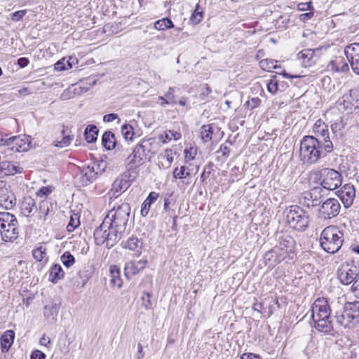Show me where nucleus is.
I'll return each instance as SVG.
<instances>
[{"mask_svg": "<svg viewBox=\"0 0 359 359\" xmlns=\"http://www.w3.org/2000/svg\"><path fill=\"white\" fill-rule=\"evenodd\" d=\"M332 306L334 311V318H335V324L342 326L344 327H348L351 325H354L356 323L353 318V316L346 311L343 304L339 301L332 302Z\"/></svg>", "mask_w": 359, "mask_h": 359, "instance_id": "10", "label": "nucleus"}, {"mask_svg": "<svg viewBox=\"0 0 359 359\" xmlns=\"http://www.w3.org/2000/svg\"><path fill=\"white\" fill-rule=\"evenodd\" d=\"M313 132L319 137L318 140L322 141L321 144H323V148L325 151H332L334 147L329 136L327 126L321 119L317 120L314 123Z\"/></svg>", "mask_w": 359, "mask_h": 359, "instance_id": "12", "label": "nucleus"}, {"mask_svg": "<svg viewBox=\"0 0 359 359\" xmlns=\"http://www.w3.org/2000/svg\"><path fill=\"white\" fill-rule=\"evenodd\" d=\"M212 165L213 164L212 163H209L208 165L204 168L203 172L201 175V180L202 182H204L209 177Z\"/></svg>", "mask_w": 359, "mask_h": 359, "instance_id": "51", "label": "nucleus"}, {"mask_svg": "<svg viewBox=\"0 0 359 359\" xmlns=\"http://www.w3.org/2000/svg\"><path fill=\"white\" fill-rule=\"evenodd\" d=\"M109 272L111 274V283L120 287L122 284V280L120 278L119 269L115 265L111 266L109 268Z\"/></svg>", "mask_w": 359, "mask_h": 359, "instance_id": "33", "label": "nucleus"}, {"mask_svg": "<svg viewBox=\"0 0 359 359\" xmlns=\"http://www.w3.org/2000/svg\"><path fill=\"white\" fill-rule=\"evenodd\" d=\"M129 177L130 175L128 173H123L114 180L110 190L114 197H118L130 187L131 181Z\"/></svg>", "mask_w": 359, "mask_h": 359, "instance_id": "15", "label": "nucleus"}, {"mask_svg": "<svg viewBox=\"0 0 359 359\" xmlns=\"http://www.w3.org/2000/svg\"><path fill=\"white\" fill-rule=\"evenodd\" d=\"M142 147L144 153L148 157V161H150L151 158L156 153L158 149V142L155 140L149 139L143 140L140 143Z\"/></svg>", "mask_w": 359, "mask_h": 359, "instance_id": "24", "label": "nucleus"}, {"mask_svg": "<svg viewBox=\"0 0 359 359\" xmlns=\"http://www.w3.org/2000/svg\"><path fill=\"white\" fill-rule=\"evenodd\" d=\"M29 136L25 135L8 137V135H0V144L8 146L12 151H25L29 148Z\"/></svg>", "mask_w": 359, "mask_h": 359, "instance_id": "7", "label": "nucleus"}, {"mask_svg": "<svg viewBox=\"0 0 359 359\" xmlns=\"http://www.w3.org/2000/svg\"><path fill=\"white\" fill-rule=\"evenodd\" d=\"M79 175L81 184L86 186L95 180L97 172L95 170L94 166L88 165L80 170Z\"/></svg>", "mask_w": 359, "mask_h": 359, "instance_id": "19", "label": "nucleus"}, {"mask_svg": "<svg viewBox=\"0 0 359 359\" xmlns=\"http://www.w3.org/2000/svg\"><path fill=\"white\" fill-rule=\"evenodd\" d=\"M276 62L272 60L266 59L261 60L259 65L263 69L270 72L271 69H278L280 67V66L275 65Z\"/></svg>", "mask_w": 359, "mask_h": 359, "instance_id": "46", "label": "nucleus"}, {"mask_svg": "<svg viewBox=\"0 0 359 359\" xmlns=\"http://www.w3.org/2000/svg\"><path fill=\"white\" fill-rule=\"evenodd\" d=\"M32 255L36 262H43L45 264L48 260L46 248H34L32 250Z\"/></svg>", "mask_w": 359, "mask_h": 359, "instance_id": "37", "label": "nucleus"}, {"mask_svg": "<svg viewBox=\"0 0 359 359\" xmlns=\"http://www.w3.org/2000/svg\"><path fill=\"white\" fill-rule=\"evenodd\" d=\"M22 171V168L15 165L9 161H0V172L4 175H14L16 173H20Z\"/></svg>", "mask_w": 359, "mask_h": 359, "instance_id": "26", "label": "nucleus"}, {"mask_svg": "<svg viewBox=\"0 0 359 359\" xmlns=\"http://www.w3.org/2000/svg\"><path fill=\"white\" fill-rule=\"evenodd\" d=\"M260 103L261 100L259 97H252L250 100L247 101L245 105L252 109L258 107Z\"/></svg>", "mask_w": 359, "mask_h": 359, "instance_id": "52", "label": "nucleus"}, {"mask_svg": "<svg viewBox=\"0 0 359 359\" xmlns=\"http://www.w3.org/2000/svg\"><path fill=\"white\" fill-rule=\"evenodd\" d=\"M60 259L63 265L67 268L71 267L75 262L74 257L69 252H65L61 256Z\"/></svg>", "mask_w": 359, "mask_h": 359, "instance_id": "44", "label": "nucleus"}, {"mask_svg": "<svg viewBox=\"0 0 359 359\" xmlns=\"http://www.w3.org/2000/svg\"><path fill=\"white\" fill-rule=\"evenodd\" d=\"M285 222L292 228L299 231H305L310 223L309 215L297 205H291L283 212Z\"/></svg>", "mask_w": 359, "mask_h": 359, "instance_id": "4", "label": "nucleus"}, {"mask_svg": "<svg viewBox=\"0 0 359 359\" xmlns=\"http://www.w3.org/2000/svg\"><path fill=\"white\" fill-rule=\"evenodd\" d=\"M130 212V206L127 203H123L116 208L111 210L100 226L94 231L95 244H105L106 247H113L126 230Z\"/></svg>", "mask_w": 359, "mask_h": 359, "instance_id": "1", "label": "nucleus"}, {"mask_svg": "<svg viewBox=\"0 0 359 359\" xmlns=\"http://www.w3.org/2000/svg\"><path fill=\"white\" fill-rule=\"evenodd\" d=\"M343 305L357 323L359 321V302H345Z\"/></svg>", "mask_w": 359, "mask_h": 359, "instance_id": "29", "label": "nucleus"}, {"mask_svg": "<svg viewBox=\"0 0 359 359\" xmlns=\"http://www.w3.org/2000/svg\"><path fill=\"white\" fill-rule=\"evenodd\" d=\"M323 196V189L320 187H315L309 191L304 194V198L311 201V205L317 206L320 203V198Z\"/></svg>", "mask_w": 359, "mask_h": 359, "instance_id": "21", "label": "nucleus"}, {"mask_svg": "<svg viewBox=\"0 0 359 359\" xmlns=\"http://www.w3.org/2000/svg\"><path fill=\"white\" fill-rule=\"evenodd\" d=\"M144 269V264L138 266L135 262H127L125 265V275L128 277L136 275L141 269Z\"/></svg>", "mask_w": 359, "mask_h": 359, "instance_id": "34", "label": "nucleus"}, {"mask_svg": "<svg viewBox=\"0 0 359 359\" xmlns=\"http://www.w3.org/2000/svg\"><path fill=\"white\" fill-rule=\"evenodd\" d=\"M0 204L6 210L11 209L15 205V197L13 194L0 196Z\"/></svg>", "mask_w": 359, "mask_h": 359, "instance_id": "32", "label": "nucleus"}, {"mask_svg": "<svg viewBox=\"0 0 359 359\" xmlns=\"http://www.w3.org/2000/svg\"><path fill=\"white\" fill-rule=\"evenodd\" d=\"M203 19V13L198 11L197 9L192 13L190 20L195 25L198 24Z\"/></svg>", "mask_w": 359, "mask_h": 359, "instance_id": "49", "label": "nucleus"}, {"mask_svg": "<svg viewBox=\"0 0 359 359\" xmlns=\"http://www.w3.org/2000/svg\"><path fill=\"white\" fill-rule=\"evenodd\" d=\"M102 142L107 149H113L116 146V138L114 134L111 131H106L102 135Z\"/></svg>", "mask_w": 359, "mask_h": 359, "instance_id": "30", "label": "nucleus"}, {"mask_svg": "<svg viewBox=\"0 0 359 359\" xmlns=\"http://www.w3.org/2000/svg\"><path fill=\"white\" fill-rule=\"evenodd\" d=\"M297 9L300 11H313V7L312 6V2L309 1L306 3H299L297 5Z\"/></svg>", "mask_w": 359, "mask_h": 359, "instance_id": "53", "label": "nucleus"}, {"mask_svg": "<svg viewBox=\"0 0 359 359\" xmlns=\"http://www.w3.org/2000/svg\"><path fill=\"white\" fill-rule=\"evenodd\" d=\"M172 27H174L173 22L168 18H163L154 23V28L157 30L163 31Z\"/></svg>", "mask_w": 359, "mask_h": 359, "instance_id": "36", "label": "nucleus"}, {"mask_svg": "<svg viewBox=\"0 0 359 359\" xmlns=\"http://www.w3.org/2000/svg\"><path fill=\"white\" fill-rule=\"evenodd\" d=\"M175 88L172 87H170L168 90L165 93L164 97L167 98L171 104H177V101L175 100V97L174 95Z\"/></svg>", "mask_w": 359, "mask_h": 359, "instance_id": "50", "label": "nucleus"}, {"mask_svg": "<svg viewBox=\"0 0 359 359\" xmlns=\"http://www.w3.org/2000/svg\"><path fill=\"white\" fill-rule=\"evenodd\" d=\"M30 359H46V354L39 350L32 351Z\"/></svg>", "mask_w": 359, "mask_h": 359, "instance_id": "58", "label": "nucleus"}, {"mask_svg": "<svg viewBox=\"0 0 359 359\" xmlns=\"http://www.w3.org/2000/svg\"><path fill=\"white\" fill-rule=\"evenodd\" d=\"M56 209V203L49 200L42 201L39 207V216L44 221L50 219L54 215Z\"/></svg>", "mask_w": 359, "mask_h": 359, "instance_id": "17", "label": "nucleus"}, {"mask_svg": "<svg viewBox=\"0 0 359 359\" xmlns=\"http://www.w3.org/2000/svg\"><path fill=\"white\" fill-rule=\"evenodd\" d=\"M175 152L171 149H166L158 155V162L157 163L160 169H168L171 166L173 162Z\"/></svg>", "mask_w": 359, "mask_h": 359, "instance_id": "22", "label": "nucleus"}, {"mask_svg": "<svg viewBox=\"0 0 359 359\" xmlns=\"http://www.w3.org/2000/svg\"><path fill=\"white\" fill-rule=\"evenodd\" d=\"M93 273V268L90 266H85L78 272L79 278L81 279V284L77 283L78 286H85Z\"/></svg>", "mask_w": 359, "mask_h": 359, "instance_id": "31", "label": "nucleus"}, {"mask_svg": "<svg viewBox=\"0 0 359 359\" xmlns=\"http://www.w3.org/2000/svg\"><path fill=\"white\" fill-rule=\"evenodd\" d=\"M318 138L312 135L304 136L299 147V159L306 165L316 163L321 158L332 151H326L323 148V144Z\"/></svg>", "mask_w": 359, "mask_h": 359, "instance_id": "3", "label": "nucleus"}, {"mask_svg": "<svg viewBox=\"0 0 359 359\" xmlns=\"http://www.w3.org/2000/svg\"><path fill=\"white\" fill-rule=\"evenodd\" d=\"M320 185L323 189L334 190L339 187L342 183L341 174L332 168H325L320 171Z\"/></svg>", "mask_w": 359, "mask_h": 359, "instance_id": "6", "label": "nucleus"}, {"mask_svg": "<svg viewBox=\"0 0 359 359\" xmlns=\"http://www.w3.org/2000/svg\"><path fill=\"white\" fill-rule=\"evenodd\" d=\"M55 69L57 71H63V70L69 69V67H66V60L65 57L58 60L55 64Z\"/></svg>", "mask_w": 359, "mask_h": 359, "instance_id": "54", "label": "nucleus"}, {"mask_svg": "<svg viewBox=\"0 0 359 359\" xmlns=\"http://www.w3.org/2000/svg\"><path fill=\"white\" fill-rule=\"evenodd\" d=\"M190 176L189 170L186 166L175 168L173 171V177L175 179H184Z\"/></svg>", "mask_w": 359, "mask_h": 359, "instance_id": "41", "label": "nucleus"}, {"mask_svg": "<svg viewBox=\"0 0 359 359\" xmlns=\"http://www.w3.org/2000/svg\"><path fill=\"white\" fill-rule=\"evenodd\" d=\"M241 359H262V358L258 355L251 353H248L243 354L241 356Z\"/></svg>", "mask_w": 359, "mask_h": 359, "instance_id": "63", "label": "nucleus"}, {"mask_svg": "<svg viewBox=\"0 0 359 359\" xmlns=\"http://www.w3.org/2000/svg\"><path fill=\"white\" fill-rule=\"evenodd\" d=\"M358 276L359 266L353 263H344L337 271L338 279L343 285H348L351 283H353Z\"/></svg>", "mask_w": 359, "mask_h": 359, "instance_id": "9", "label": "nucleus"}, {"mask_svg": "<svg viewBox=\"0 0 359 359\" xmlns=\"http://www.w3.org/2000/svg\"><path fill=\"white\" fill-rule=\"evenodd\" d=\"M52 192V189L50 187H41L37 194L39 196H48Z\"/></svg>", "mask_w": 359, "mask_h": 359, "instance_id": "61", "label": "nucleus"}, {"mask_svg": "<svg viewBox=\"0 0 359 359\" xmlns=\"http://www.w3.org/2000/svg\"><path fill=\"white\" fill-rule=\"evenodd\" d=\"M151 204L152 203H149L146 200L143 202V203L142 204V208H141V215L143 217H145L147 215Z\"/></svg>", "mask_w": 359, "mask_h": 359, "instance_id": "57", "label": "nucleus"}, {"mask_svg": "<svg viewBox=\"0 0 359 359\" xmlns=\"http://www.w3.org/2000/svg\"><path fill=\"white\" fill-rule=\"evenodd\" d=\"M15 339L14 331L9 330H6L1 337V348L2 353H7L12 344H13Z\"/></svg>", "mask_w": 359, "mask_h": 359, "instance_id": "25", "label": "nucleus"}, {"mask_svg": "<svg viewBox=\"0 0 359 359\" xmlns=\"http://www.w3.org/2000/svg\"><path fill=\"white\" fill-rule=\"evenodd\" d=\"M80 225V215L78 213H72L69 217V221L67 226V230L69 232L73 231Z\"/></svg>", "mask_w": 359, "mask_h": 359, "instance_id": "40", "label": "nucleus"}, {"mask_svg": "<svg viewBox=\"0 0 359 359\" xmlns=\"http://www.w3.org/2000/svg\"><path fill=\"white\" fill-rule=\"evenodd\" d=\"M151 294L149 292H144L141 297L142 305L146 310L152 309V302L151 301Z\"/></svg>", "mask_w": 359, "mask_h": 359, "instance_id": "45", "label": "nucleus"}, {"mask_svg": "<svg viewBox=\"0 0 359 359\" xmlns=\"http://www.w3.org/2000/svg\"><path fill=\"white\" fill-rule=\"evenodd\" d=\"M165 140H163V142H165L166 140H171L173 137L175 140H178L180 138V134L177 132L169 130L168 133H165Z\"/></svg>", "mask_w": 359, "mask_h": 359, "instance_id": "55", "label": "nucleus"}, {"mask_svg": "<svg viewBox=\"0 0 359 359\" xmlns=\"http://www.w3.org/2000/svg\"><path fill=\"white\" fill-rule=\"evenodd\" d=\"M277 253H279V252H277V250L275 248H271L266 252L264 256L265 262L270 266H273L277 264V259H278Z\"/></svg>", "mask_w": 359, "mask_h": 359, "instance_id": "38", "label": "nucleus"}, {"mask_svg": "<svg viewBox=\"0 0 359 359\" xmlns=\"http://www.w3.org/2000/svg\"><path fill=\"white\" fill-rule=\"evenodd\" d=\"M84 135L88 142H93L97 140L98 129L95 126L90 125L86 128Z\"/></svg>", "mask_w": 359, "mask_h": 359, "instance_id": "35", "label": "nucleus"}, {"mask_svg": "<svg viewBox=\"0 0 359 359\" xmlns=\"http://www.w3.org/2000/svg\"><path fill=\"white\" fill-rule=\"evenodd\" d=\"M337 196L346 208H349L355 196V190L353 185L346 184L337 191Z\"/></svg>", "mask_w": 359, "mask_h": 359, "instance_id": "16", "label": "nucleus"}, {"mask_svg": "<svg viewBox=\"0 0 359 359\" xmlns=\"http://www.w3.org/2000/svg\"><path fill=\"white\" fill-rule=\"evenodd\" d=\"M212 126L211 125H203L201 128V139L204 142L210 141L212 138Z\"/></svg>", "mask_w": 359, "mask_h": 359, "instance_id": "39", "label": "nucleus"}, {"mask_svg": "<svg viewBox=\"0 0 359 359\" xmlns=\"http://www.w3.org/2000/svg\"><path fill=\"white\" fill-rule=\"evenodd\" d=\"M276 239L282 247H294L297 245L295 238L287 232L278 233Z\"/></svg>", "mask_w": 359, "mask_h": 359, "instance_id": "27", "label": "nucleus"}, {"mask_svg": "<svg viewBox=\"0 0 359 359\" xmlns=\"http://www.w3.org/2000/svg\"><path fill=\"white\" fill-rule=\"evenodd\" d=\"M344 54L352 71L359 75V43H352L345 46Z\"/></svg>", "mask_w": 359, "mask_h": 359, "instance_id": "13", "label": "nucleus"}, {"mask_svg": "<svg viewBox=\"0 0 359 359\" xmlns=\"http://www.w3.org/2000/svg\"><path fill=\"white\" fill-rule=\"evenodd\" d=\"M267 90L271 94H276L279 90L278 81L276 79V76H273L270 80L266 83Z\"/></svg>", "mask_w": 359, "mask_h": 359, "instance_id": "42", "label": "nucleus"}, {"mask_svg": "<svg viewBox=\"0 0 359 359\" xmlns=\"http://www.w3.org/2000/svg\"><path fill=\"white\" fill-rule=\"evenodd\" d=\"M341 209V205L339 201L334 198H330L325 200L320 205L318 213L321 218L330 219L337 217Z\"/></svg>", "mask_w": 359, "mask_h": 359, "instance_id": "11", "label": "nucleus"}, {"mask_svg": "<svg viewBox=\"0 0 359 359\" xmlns=\"http://www.w3.org/2000/svg\"><path fill=\"white\" fill-rule=\"evenodd\" d=\"M351 290L357 295H359V276L353 282L352 287H351Z\"/></svg>", "mask_w": 359, "mask_h": 359, "instance_id": "64", "label": "nucleus"}, {"mask_svg": "<svg viewBox=\"0 0 359 359\" xmlns=\"http://www.w3.org/2000/svg\"><path fill=\"white\" fill-rule=\"evenodd\" d=\"M65 276V272L61 266L58 264H54L50 271L49 280L53 283H57L60 280L62 279Z\"/></svg>", "mask_w": 359, "mask_h": 359, "instance_id": "28", "label": "nucleus"}, {"mask_svg": "<svg viewBox=\"0 0 359 359\" xmlns=\"http://www.w3.org/2000/svg\"><path fill=\"white\" fill-rule=\"evenodd\" d=\"M0 231L2 239L13 242L18 237V222L15 216L8 212H0Z\"/></svg>", "mask_w": 359, "mask_h": 359, "instance_id": "5", "label": "nucleus"}, {"mask_svg": "<svg viewBox=\"0 0 359 359\" xmlns=\"http://www.w3.org/2000/svg\"><path fill=\"white\" fill-rule=\"evenodd\" d=\"M332 309L325 298H318L311 306V319L313 327L318 332L330 334L334 329L335 323L332 316Z\"/></svg>", "mask_w": 359, "mask_h": 359, "instance_id": "2", "label": "nucleus"}, {"mask_svg": "<svg viewBox=\"0 0 359 359\" xmlns=\"http://www.w3.org/2000/svg\"><path fill=\"white\" fill-rule=\"evenodd\" d=\"M275 249L277 250V252H279V253H277L278 258V259H277V264H278L286 258V257L287 255V252L285 250L284 248H275Z\"/></svg>", "mask_w": 359, "mask_h": 359, "instance_id": "59", "label": "nucleus"}, {"mask_svg": "<svg viewBox=\"0 0 359 359\" xmlns=\"http://www.w3.org/2000/svg\"><path fill=\"white\" fill-rule=\"evenodd\" d=\"M118 118V115L116 114H105L103 116V121L104 122H111Z\"/></svg>", "mask_w": 359, "mask_h": 359, "instance_id": "62", "label": "nucleus"}, {"mask_svg": "<svg viewBox=\"0 0 359 359\" xmlns=\"http://www.w3.org/2000/svg\"><path fill=\"white\" fill-rule=\"evenodd\" d=\"M37 212L35 201L31 196H25L20 203V212L25 217H32Z\"/></svg>", "mask_w": 359, "mask_h": 359, "instance_id": "18", "label": "nucleus"}, {"mask_svg": "<svg viewBox=\"0 0 359 359\" xmlns=\"http://www.w3.org/2000/svg\"><path fill=\"white\" fill-rule=\"evenodd\" d=\"M297 58L301 60L302 65L304 67L312 66L318 60V57L315 55V50L312 49H304L300 51L297 55Z\"/></svg>", "mask_w": 359, "mask_h": 359, "instance_id": "20", "label": "nucleus"}, {"mask_svg": "<svg viewBox=\"0 0 359 359\" xmlns=\"http://www.w3.org/2000/svg\"><path fill=\"white\" fill-rule=\"evenodd\" d=\"M344 243V233L334 226L326 227L321 233L320 245H332L337 247H341Z\"/></svg>", "mask_w": 359, "mask_h": 359, "instance_id": "8", "label": "nucleus"}, {"mask_svg": "<svg viewBox=\"0 0 359 359\" xmlns=\"http://www.w3.org/2000/svg\"><path fill=\"white\" fill-rule=\"evenodd\" d=\"M60 308V305L57 303H51L43 307V314L46 319L50 323L55 322Z\"/></svg>", "mask_w": 359, "mask_h": 359, "instance_id": "23", "label": "nucleus"}, {"mask_svg": "<svg viewBox=\"0 0 359 359\" xmlns=\"http://www.w3.org/2000/svg\"><path fill=\"white\" fill-rule=\"evenodd\" d=\"M71 283L72 284V286L78 290V289H81L82 287H83L84 286H78L76 284L77 283H79V285L81 284V279L79 278V276H78V273L72 278L71 279Z\"/></svg>", "mask_w": 359, "mask_h": 359, "instance_id": "60", "label": "nucleus"}, {"mask_svg": "<svg viewBox=\"0 0 359 359\" xmlns=\"http://www.w3.org/2000/svg\"><path fill=\"white\" fill-rule=\"evenodd\" d=\"M144 243L137 237L132 236L127 241L126 247H142Z\"/></svg>", "mask_w": 359, "mask_h": 359, "instance_id": "48", "label": "nucleus"}, {"mask_svg": "<svg viewBox=\"0 0 359 359\" xmlns=\"http://www.w3.org/2000/svg\"><path fill=\"white\" fill-rule=\"evenodd\" d=\"M121 133L126 140H132L135 135L133 126L129 124H123L121 126Z\"/></svg>", "mask_w": 359, "mask_h": 359, "instance_id": "43", "label": "nucleus"}, {"mask_svg": "<svg viewBox=\"0 0 359 359\" xmlns=\"http://www.w3.org/2000/svg\"><path fill=\"white\" fill-rule=\"evenodd\" d=\"M26 14L25 10H20L16 12H14L12 14L11 19L13 21L17 22L21 20Z\"/></svg>", "mask_w": 359, "mask_h": 359, "instance_id": "56", "label": "nucleus"}, {"mask_svg": "<svg viewBox=\"0 0 359 359\" xmlns=\"http://www.w3.org/2000/svg\"><path fill=\"white\" fill-rule=\"evenodd\" d=\"M72 140H73L72 137H71L70 135H66L62 138V140L61 141H56L54 143V145H55V147H60V148L65 147H67L68 145H69V144L71 143Z\"/></svg>", "mask_w": 359, "mask_h": 359, "instance_id": "47", "label": "nucleus"}, {"mask_svg": "<svg viewBox=\"0 0 359 359\" xmlns=\"http://www.w3.org/2000/svg\"><path fill=\"white\" fill-rule=\"evenodd\" d=\"M148 160V157L144 153L142 147L138 144L133 149L132 154L127 158L126 163L129 168H138Z\"/></svg>", "mask_w": 359, "mask_h": 359, "instance_id": "14", "label": "nucleus"}]
</instances>
